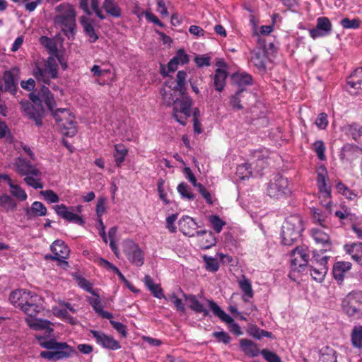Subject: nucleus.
<instances>
[{
	"label": "nucleus",
	"mask_w": 362,
	"mask_h": 362,
	"mask_svg": "<svg viewBox=\"0 0 362 362\" xmlns=\"http://www.w3.org/2000/svg\"><path fill=\"white\" fill-rule=\"evenodd\" d=\"M200 247L202 250H208L216 244V238L212 231H209L206 236L200 240Z\"/></svg>",
	"instance_id": "obj_50"
},
{
	"label": "nucleus",
	"mask_w": 362,
	"mask_h": 362,
	"mask_svg": "<svg viewBox=\"0 0 362 362\" xmlns=\"http://www.w3.org/2000/svg\"><path fill=\"white\" fill-rule=\"evenodd\" d=\"M15 167L16 171L21 176H28L29 175H35V177H41V171L36 168L30 160L26 158L18 157L15 161Z\"/></svg>",
	"instance_id": "obj_15"
},
{
	"label": "nucleus",
	"mask_w": 362,
	"mask_h": 362,
	"mask_svg": "<svg viewBox=\"0 0 362 362\" xmlns=\"http://www.w3.org/2000/svg\"><path fill=\"white\" fill-rule=\"evenodd\" d=\"M74 279L78 282V285L86 292L93 296H96V291L93 289L92 284L86 278L81 275L74 276Z\"/></svg>",
	"instance_id": "obj_45"
},
{
	"label": "nucleus",
	"mask_w": 362,
	"mask_h": 362,
	"mask_svg": "<svg viewBox=\"0 0 362 362\" xmlns=\"http://www.w3.org/2000/svg\"><path fill=\"white\" fill-rule=\"evenodd\" d=\"M24 297L21 307L25 304L43 303L42 298L34 292L25 290Z\"/></svg>",
	"instance_id": "obj_49"
},
{
	"label": "nucleus",
	"mask_w": 362,
	"mask_h": 362,
	"mask_svg": "<svg viewBox=\"0 0 362 362\" xmlns=\"http://www.w3.org/2000/svg\"><path fill=\"white\" fill-rule=\"evenodd\" d=\"M343 311L355 319L362 317V291L353 290L342 300Z\"/></svg>",
	"instance_id": "obj_5"
},
{
	"label": "nucleus",
	"mask_w": 362,
	"mask_h": 362,
	"mask_svg": "<svg viewBox=\"0 0 362 362\" xmlns=\"http://www.w3.org/2000/svg\"><path fill=\"white\" fill-rule=\"evenodd\" d=\"M177 190L182 199L193 200L195 198V195L192 192L191 187L186 182H180L177 187Z\"/></svg>",
	"instance_id": "obj_43"
},
{
	"label": "nucleus",
	"mask_w": 362,
	"mask_h": 362,
	"mask_svg": "<svg viewBox=\"0 0 362 362\" xmlns=\"http://www.w3.org/2000/svg\"><path fill=\"white\" fill-rule=\"evenodd\" d=\"M90 332L95 339L96 343L103 349L115 351L121 348L119 342L115 339L113 337L107 335L101 331L95 329H91Z\"/></svg>",
	"instance_id": "obj_14"
},
{
	"label": "nucleus",
	"mask_w": 362,
	"mask_h": 362,
	"mask_svg": "<svg viewBox=\"0 0 362 362\" xmlns=\"http://www.w3.org/2000/svg\"><path fill=\"white\" fill-rule=\"evenodd\" d=\"M10 192L13 197L20 202L25 201L28 198V195L25 190L18 184L10 189Z\"/></svg>",
	"instance_id": "obj_57"
},
{
	"label": "nucleus",
	"mask_w": 362,
	"mask_h": 362,
	"mask_svg": "<svg viewBox=\"0 0 362 362\" xmlns=\"http://www.w3.org/2000/svg\"><path fill=\"white\" fill-rule=\"evenodd\" d=\"M103 8L112 17L119 18L122 16L121 8L115 0H104Z\"/></svg>",
	"instance_id": "obj_36"
},
{
	"label": "nucleus",
	"mask_w": 362,
	"mask_h": 362,
	"mask_svg": "<svg viewBox=\"0 0 362 362\" xmlns=\"http://www.w3.org/2000/svg\"><path fill=\"white\" fill-rule=\"evenodd\" d=\"M228 75L226 69L217 68L214 76V86L216 90L222 91L226 86V79Z\"/></svg>",
	"instance_id": "obj_34"
},
{
	"label": "nucleus",
	"mask_w": 362,
	"mask_h": 362,
	"mask_svg": "<svg viewBox=\"0 0 362 362\" xmlns=\"http://www.w3.org/2000/svg\"><path fill=\"white\" fill-rule=\"evenodd\" d=\"M35 339L40 347L47 349L41 351L40 356L48 361H60L78 355L76 349L66 342L59 341L55 337H48L47 335L35 334Z\"/></svg>",
	"instance_id": "obj_1"
},
{
	"label": "nucleus",
	"mask_w": 362,
	"mask_h": 362,
	"mask_svg": "<svg viewBox=\"0 0 362 362\" xmlns=\"http://www.w3.org/2000/svg\"><path fill=\"white\" fill-rule=\"evenodd\" d=\"M25 289H18L11 292L8 300L16 308H21L23 298L25 299L24 294Z\"/></svg>",
	"instance_id": "obj_42"
},
{
	"label": "nucleus",
	"mask_w": 362,
	"mask_h": 362,
	"mask_svg": "<svg viewBox=\"0 0 362 362\" xmlns=\"http://www.w3.org/2000/svg\"><path fill=\"white\" fill-rule=\"evenodd\" d=\"M305 230L303 221L300 215L294 214L287 217L281 226V243L285 246L293 245Z\"/></svg>",
	"instance_id": "obj_3"
},
{
	"label": "nucleus",
	"mask_w": 362,
	"mask_h": 362,
	"mask_svg": "<svg viewBox=\"0 0 362 362\" xmlns=\"http://www.w3.org/2000/svg\"><path fill=\"white\" fill-rule=\"evenodd\" d=\"M24 212L28 220H33L37 216H46L47 209L43 203L35 201L30 207L24 208Z\"/></svg>",
	"instance_id": "obj_23"
},
{
	"label": "nucleus",
	"mask_w": 362,
	"mask_h": 362,
	"mask_svg": "<svg viewBox=\"0 0 362 362\" xmlns=\"http://www.w3.org/2000/svg\"><path fill=\"white\" fill-rule=\"evenodd\" d=\"M47 74L45 69L40 67L37 63L35 64L33 70V75L37 81L40 82L44 80V78L48 76Z\"/></svg>",
	"instance_id": "obj_64"
},
{
	"label": "nucleus",
	"mask_w": 362,
	"mask_h": 362,
	"mask_svg": "<svg viewBox=\"0 0 362 362\" xmlns=\"http://www.w3.org/2000/svg\"><path fill=\"white\" fill-rule=\"evenodd\" d=\"M203 260L205 263V269L208 272L216 273L219 269L220 264L216 258L204 255Z\"/></svg>",
	"instance_id": "obj_48"
},
{
	"label": "nucleus",
	"mask_w": 362,
	"mask_h": 362,
	"mask_svg": "<svg viewBox=\"0 0 362 362\" xmlns=\"http://www.w3.org/2000/svg\"><path fill=\"white\" fill-rule=\"evenodd\" d=\"M206 301L211 312L228 325L230 332L236 336L243 335L240 326L216 301L211 299H207Z\"/></svg>",
	"instance_id": "obj_7"
},
{
	"label": "nucleus",
	"mask_w": 362,
	"mask_h": 362,
	"mask_svg": "<svg viewBox=\"0 0 362 362\" xmlns=\"http://www.w3.org/2000/svg\"><path fill=\"white\" fill-rule=\"evenodd\" d=\"M53 209L59 216L68 222L74 223L81 226H84L86 223L82 216L74 213V211L81 213L83 211L81 205L68 207L64 204H61L54 206Z\"/></svg>",
	"instance_id": "obj_8"
},
{
	"label": "nucleus",
	"mask_w": 362,
	"mask_h": 362,
	"mask_svg": "<svg viewBox=\"0 0 362 362\" xmlns=\"http://www.w3.org/2000/svg\"><path fill=\"white\" fill-rule=\"evenodd\" d=\"M40 194L50 204L57 203L59 201V195L52 189L41 191Z\"/></svg>",
	"instance_id": "obj_62"
},
{
	"label": "nucleus",
	"mask_w": 362,
	"mask_h": 362,
	"mask_svg": "<svg viewBox=\"0 0 362 362\" xmlns=\"http://www.w3.org/2000/svg\"><path fill=\"white\" fill-rule=\"evenodd\" d=\"M55 25L64 26L61 31L70 40H75L76 35V11L73 7H70L66 14L57 15L54 18Z\"/></svg>",
	"instance_id": "obj_6"
},
{
	"label": "nucleus",
	"mask_w": 362,
	"mask_h": 362,
	"mask_svg": "<svg viewBox=\"0 0 362 362\" xmlns=\"http://www.w3.org/2000/svg\"><path fill=\"white\" fill-rule=\"evenodd\" d=\"M51 115L55 119L56 124L59 126L60 132L66 137H73L77 134L76 122L74 113L69 112V116L71 119H67L66 123H62V118L60 114L57 112L54 109L49 111Z\"/></svg>",
	"instance_id": "obj_9"
},
{
	"label": "nucleus",
	"mask_w": 362,
	"mask_h": 362,
	"mask_svg": "<svg viewBox=\"0 0 362 362\" xmlns=\"http://www.w3.org/2000/svg\"><path fill=\"white\" fill-rule=\"evenodd\" d=\"M236 174L241 180H245L249 179L252 175L251 165L247 163H245L238 165Z\"/></svg>",
	"instance_id": "obj_51"
},
{
	"label": "nucleus",
	"mask_w": 362,
	"mask_h": 362,
	"mask_svg": "<svg viewBox=\"0 0 362 362\" xmlns=\"http://www.w3.org/2000/svg\"><path fill=\"white\" fill-rule=\"evenodd\" d=\"M27 315L33 317L43 310L42 303L25 304L20 308Z\"/></svg>",
	"instance_id": "obj_44"
},
{
	"label": "nucleus",
	"mask_w": 362,
	"mask_h": 362,
	"mask_svg": "<svg viewBox=\"0 0 362 362\" xmlns=\"http://www.w3.org/2000/svg\"><path fill=\"white\" fill-rule=\"evenodd\" d=\"M169 300L175 305L176 310L180 314L182 315L186 312V308L182 299L179 298L175 293H173L169 296Z\"/></svg>",
	"instance_id": "obj_61"
},
{
	"label": "nucleus",
	"mask_w": 362,
	"mask_h": 362,
	"mask_svg": "<svg viewBox=\"0 0 362 362\" xmlns=\"http://www.w3.org/2000/svg\"><path fill=\"white\" fill-rule=\"evenodd\" d=\"M231 83L237 86L238 89H247L246 86H252L254 83L253 77L245 71H236L230 76Z\"/></svg>",
	"instance_id": "obj_17"
},
{
	"label": "nucleus",
	"mask_w": 362,
	"mask_h": 362,
	"mask_svg": "<svg viewBox=\"0 0 362 362\" xmlns=\"http://www.w3.org/2000/svg\"><path fill=\"white\" fill-rule=\"evenodd\" d=\"M336 351L329 346L320 351V362H337Z\"/></svg>",
	"instance_id": "obj_41"
},
{
	"label": "nucleus",
	"mask_w": 362,
	"mask_h": 362,
	"mask_svg": "<svg viewBox=\"0 0 362 362\" xmlns=\"http://www.w3.org/2000/svg\"><path fill=\"white\" fill-rule=\"evenodd\" d=\"M182 293V297L188 303L189 308L193 311L195 314H202V320H204L206 317H211L210 314V309H207L204 305L200 302L196 295L194 294H187L181 288H180Z\"/></svg>",
	"instance_id": "obj_13"
},
{
	"label": "nucleus",
	"mask_w": 362,
	"mask_h": 362,
	"mask_svg": "<svg viewBox=\"0 0 362 362\" xmlns=\"http://www.w3.org/2000/svg\"><path fill=\"white\" fill-rule=\"evenodd\" d=\"M50 250L52 252H57L59 255V258L62 260L69 258L70 252L69 247L62 240H55L50 245Z\"/></svg>",
	"instance_id": "obj_31"
},
{
	"label": "nucleus",
	"mask_w": 362,
	"mask_h": 362,
	"mask_svg": "<svg viewBox=\"0 0 362 362\" xmlns=\"http://www.w3.org/2000/svg\"><path fill=\"white\" fill-rule=\"evenodd\" d=\"M179 229L183 235L194 237V231L199 227L194 219L189 216H182L178 221Z\"/></svg>",
	"instance_id": "obj_19"
},
{
	"label": "nucleus",
	"mask_w": 362,
	"mask_h": 362,
	"mask_svg": "<svg viewBox=\"0 0 362 362\" xmlns=\"http://www.w3.org/2000/svg\"><path fill=\"white\" fill-rule=\"evenodd\" d=\"M20 78V69L15 66L10 70L5 71L1 81L4 82V90L15 95L18 91V84Z\"/></svg>",
	"instance_id": "obj_12"
},
{
	"label": "nucleus",
	"mask_w": 362,
	"mask_h": 362,
	"mask_svg": "<svg viewBox=\"0 0 362 362\" xmlns=\"http://www.w3.org/2000/svg\"><path fill=\"white\" fill-rule=\"evenodd\" d=\"M124 253L130 263L141 267L144 263V253L139 245L133 240H128L124 246Z\"/></svg>",
	"instance_id": "obj_10"
},
{
	"label": "nucleus",
	"mask_w": 362,
	"mask_h": 362,
	"mask_svg": "<svg viewBox=\"0 0 362 362\" xmlns=\"http://www.w3.org/2000/svg\"><path fill=\"white\" fill-rule=\"evenodd\" d=\"M327 180L324 176L319 175V180H317V185L320 192L324 193L325 198H331V187L327 185Z\"/></svg>",
	"instance_id": "obj_47"
},
{
	"label": "nucleus",
	"mask_w": 362,
	"mask_h": 362,
	"mask_svg": "<svg viewBox=\"0 0 362 362\" xmlns=\"http://www.w3.org/2000/svg\"><path fill=\"white\" fill-rule=\"evenodd\" d=\"M4 205L8 211H13L17 207L16 202L9 195L1 194V206Z\"/></svg>",
	"instance_id": "obj_60"
},
{
	"label": "nucleus",
	"mask_w": 362,
	"mask_h": 362,
	"mask_svg": "<svg viewBox=\"0 0 362 362\" xmlns=\"http://www.w3.org/2000/svg\"><path fill=\"white\" fill-rule=\"evenodd\" d=\"M332 30V24L331 21L327 17L321 16L317 18L315 26L309 29V34L313 40H316L329 35Z\"/></svg>",
	"instance_id": "obj_11"
},
{
	"label": "nucleus",
	"mask_w": 362,
	"mask_h": 362,
	"mask_svg": "<svg viewBox=\"0 0 362 362\" xmlns=\"http://www.w3.org/2000/svg\"><path fill=\"white\" fill-rule=\"evenodd\" d=\"M308 251V247L305 245H301L296 247L291 252V257L297 255V257H298V258L301 260V262L299 264V270H305V268L309 265V255Z\"/></svg>",
	"instance_id": "obj_29"
},
{
	"label": "nucleus",
	"mask_w": 362,
	"mask_h": 362,
	"mask_svg": "<svg viewBox=\"0 0 362 362\" xmlns=\"http://www.w3.org/2000/svg\"><path fill=\"white\" fill-rule=\"evenodd\" d=\"M240 349L245 355L254 358L260 354L257 343L248 339H241L239 341Z\"/></svg>",
	"instance_id": "obj_25"
},
{
	"label": "nucleus",
	"mask_w": 362,
	"mask_h": 362,
	"mask_svg": "<svg viewBox=\"0 0 362 362\" xmlns=\"http://www.w3.org/2000/svg\"><path fill=\"white\" fill-rule=\"evenodd\" d=\"M173 58L181 65H185L189 62V55L186 52L184 48L178 49Z\"/></svg>",
	"instance_id": "obj_55"
},
{
	"label": "nucleus",
	"mask_w": 362,
	"mask_h": 362,
	"mask_svg": "<svg viewBox=\"0 0 362 362\" xmlns=\"http://www.w3.org/2000/svg\"><path fill=\"white\" fill-rule=\"evenodd\" d=\"M340 25L344 29L356 30L360 28L361 21L357 18H354L353 19H350L349 18H344L341 20Z\"/></svg>",
	"instance_id": "obj_54"
},
{
	"label": "nucleus",
	"mask_w": 362,
	"mask_h": 362,
	"mask_svg": "<svg viewBox=\"0 0 362 362\" xmlns=\"http://www.w3.org/2000/svg\"><path fill=\"white\" fill-rule=\"evenodd\" d=\"M39 42L51 56L56 55L59 52L57 45L53 38L42 35L39 38Z\"/></svg>",
	"instance_id": "obj_37"
},
{
	"label": "nucleus",
	"mask_w": 362,
	"mask_h": 362,
	"mask_svg": "<svg viewBox=\"0 0 362 362\" xmlns=\"http://www.w3.org/2000/svg\"><path fill=\"white\" fill-rule=\"evenodd\" d=\"M80 23L83 28V32L86 36L89 37L90 43L95 42L99 37L93 26L94 20L89 19L85 16H82L79 19Z\"/></svg>",
	"instance_id": "obj_26"
},
{
	"label": "nucleus",
	"mask_w": 362,
	"mask_h": 362,
	"mask_svg": "<svg viewBox=\"0 0 362 362\" xmlns=\"http://www.w3.org/2000/svg\"><path fill=\"white\" fill-rule=\"evenodd\" d=\"M329 259V256H323L321 259L320 265L309 264L307 267L310 268V275L313 279L317 282L324 281L326 274L328 272L327 261Z\"/></svg>",
	"instance_id": "obj_18"
},
{
	"label": "nucleus",
	"mask_w": 362,
	"mask_h": 362,
	"mask_svg": "<svg viewBox=\"0 0 362 362\" xmlns=\"http://www.w3.org/2000/svg\"><path fill=\"white\" fill-rule=\"evenodd\" d=\"M346 86L354 90H362V66L354 69L346 80Z\"/></svg>",
	"instance_id": "obj_27"
},
{
	"label": "nucleus",
	"mask_w": 362,
	"mask_h": 362,
	"mask_svg": "<svg viewBox=\"0 0 362 362\" xmlns=\"http://www.w3.org/2000/svg\"><path fill=\"white\" fill-rule=\"evenodd\" d=\"M169 103L172 102V103L175 106V105L179 104L180 105V109L178 110L179 112L183 114L185 117V119L189 117L192 115L191 107L192 106V99L191 97H185L184 98H175L174 93H170V95L168 98Z\"/></svg>",
	"instance_id": "obj_21"
},
{
	"label": "nucleus",
	"mask_w": 362,
	"mask_h": 362,
	"mask_svg": "<svg viewBox=\"0 0 362 362\" xmlns=\"http://www.w3.org/2000/svg\"><path fill=\"white\" fill-rule=\"evenodd\" d=\"M211 335L217 340L218 342L223 343L224 344H229L232 340L229 334L223 330L214 332Z\"/></svg>",
	"instance_id": "obj_58"
},
{
	"label": "nucleus",
	"mask_w": 362,
	"mask_h": 362,
	"mask_svg": "<svg viewBox=\"0 0 362 362\" xmlns=\"http://www.w3.org/2000/svg\"><path fill=\"white\" fill-rule=\"evenodd\" d=\"M45 69L50 75L52 78H57L58 76V65L54 60V56H49L45 64Z\"/></svg>",
	"instance_id": "obj_46"
},
{
	"label": "nucleus",
	"mask_w": 362,
	"mask_h": 362,
	"mask_svg": "<svg viewBox=\"0 0 362 362\" xmlns=\"http://www.w3.org/2000/svg\"><path fill=\"white\" fill-rule=\"evenodd\" d=\"M128 153L129 150L124 144L119 143L114 145L112 156L117 168H120L122 166V163L125 160V158L128 155Z\"/></svg>",
	"instance_id": "obj_30"
},
{
	"label": "nucleus",
	"mask_w": 362,
	"mask_h": 362,
	"mask_svg": "<svg viewBox=\"0 0 362 362\" xmlns=\"http://www.w3.org/2000/svg\"><path fill=\"white\" fill-rule=\"evenodd\" d=\"M178 62L173 58L170 59L167 66L160 63L159 73L163 78L169 77L170 73L175 72L178 68Z\"/></svg>",
	"instance_id": "obj_39"
},
{
	"label": "nucleus",
	"mask_w": 362,
	"mask_h": 362,
	"mask_svg": "<svg viewBox=\"0 0 362 362\" xmlns=\"http://www.w3.org/2000/svg\"><path fill=\"white\" fill-rule=\"evenodd\" d=\"M52 325V323L49 320L42 318H35L28 323L30 328L33 330H45L44 335H47L48 337H50L49 336L54 332V329L50 327Z\"/></svg>",
	"instance_id": "obj_28"
},
{
	"label": "nucleus",
	"mask_w": 362,
	"mask_h": 362,
	"mask_svg": "<svg viewBox=\"0 0 362 362\" xmlns=\"http://www.w3.org/2000/svg\"><path fill=\"white\" fill-rule=\"evenodd\" d=\"M246 95H251V92L247 89H238L233 95L229 97V105L233 110H242L244 106L242 104L243 99Z\"/></svg>",
	"instance_id": "obj_24"
},
{
	"label": "nucleus",
	"mask_w": 362,
	"mask_h": 362,
	"mask_svg": "<svg viewBox=\"0 0 362 362\" xmlns=\"http://www.w3.org/2000/svg\"><path fill=\"white\" fill-rule=\"evenodd\" d=\"M351 263L349 262L340 261L334 264L332 267L333 278L337 281L339 285L344 282V274L351 269Z\"/></svg>",
	"instance_id": "obj_22"
},
{
	"label": "nucleus",
	"mask_w": 362,
	"mask_h": 362,
	"mask_svg": "<svg viewBox=\"0 0 362 362\" xmlns=\"http://www.w3.org/2000/svg\"><path fill=\"white\" fill-rule=\"evenodd\" d=\"M30 101L22 99L20 101L21 110L23 116L33 121L37 127L43 124L42 119L45 116V110L42 105V101L40 94L33 90L28 94Z\"/></svg>",
	"instance_id": "obj_2"
},
{
	"label": "nucleus",
	"mask_w": 362,
	"mask_h": 362,
	"mask_svg": "<svg viewBox=\"0 0 362 362\" xmlns=\"http://www.w3.org/2000/svg\"><path fill=\"white\" fill-rule=\"evenodd\" d=\"M187 72L184 70L178 71L176 74V84L174 87V90H177L180 93L181 98L185 97H189L187 93L186 87V78Z\"/></svg>",
	"instance_id": "obj_32"
},
{
	"label": "nucleus",
	"mask_w": 362,
	"mask_h": 362,
	"mask_svg": "<svg viewBox=\"0 0 362 362\" xmlns=\"http://www.w3.org/2000/svg\"><path fill=\"white\" fill-rule=\"evenodd\" d=\"M260 354L267 362H281V357L274 351L268 349L261 350Z\"/></svg>",
	"instance_id": "obj_56"
},
{
	"label": "nucleus",
	"mask_w": 362,
	"mask_h": 362,
	"mask_svg": "<svg viewBox=\"0 0 362 362\" xmlns=\"http://www.w3.org/2000/svg\"><path fill=\"white\" fill-rule=\"evenodd\" d=\"M144 282L155 298L158 299L165 298V296L163 293L160 285L155 284L153 279L149 275L144 276Z\"/></svg>",
	"instance_id": "obj_33"
},
{
	"label": "nucleus",
	"mask_w": 362,
	"mask_h": 362,
	"mask_svg": "<svg viewBox=\"0 0 362 362\" xmlns=\"http://www.w3.org/2000/svg\"><path fill=\"white\" fill-rule=\"evenodd\" d=\"M345 132L354 140L362 143V125L358 123L350 124L345 127Z\"/></svg>",
	"instance_id": "obj_38"
},
{
	"label": "nucleus",
	"mask_w": 362,
	"mask_h": 362,
	"mask_svg": "<svg viewBox=\"0 0 362 362\" xmlns=\"http://www.w3.org/2000/svg\"><path fill=\"white\" fill-rule=\"evenodd\" d=\"M312 237L316 243L322 244V247L320 249V252L322 253H325L332 250V243L329 235L321 229L313 228L312 230Z\"/></svg>",
	"instance_id": "obj_20"
},
{
	"label": "nucleus",
	"mask_w": 362,
	"mask_h": 362,
	"mask_svg": "<svg viewBox=\"0 0 362 362\" xmlns=\"http://www.w3.org/2000/svg\"><path fill=\"white\" fill-rule=\"evenodd\" d=\"M209 222L216 233H221L226 222L220 218L219 216L213 214L209 216Z\"/></svg>",
	"instance_id": "obj_53"
},
{
	"label": "nucleus",
	"mask_w": 362,
	"mask_h": 362,
	"mask_svg": "<svg viewBox=\"0 0 362 362\" xmlns=\"http://www.w3.org/2000/svg\"><path fill=\"white\" fill-rule=\"evenodd\" d=\"M313 150L320 160L324 161L327 159L325 156L326 147L323 141H315L313 144Z\"/></svg>",
	"instance_id": "obj_52"
},
{
	"label": "nucleus",
	"mask_w": 362,
	"mask_h": 362,
	"mask_svg": "<svg viewBox=\"0 0 362 362\" xmlns=\"http://www.w3.org/2000/svg\"><path fill=\"white\" fill-rule=\"evenodd\" d=\"M3 139L8 144H13V136H12L8 125L5 122L1 121V139Z\"/></svg>",
	"instance_id": "obj_63"
},
{
	"label": "nucleus",
	"mask_w": 362,
	"mask_h": 362,
	"mask_svg": "<svg viewBox=\"0 0 362 362\" xmlns=\"http://www.w3.org/2000/svg\"><path fill=\"white\" fill-rule=\"evenodd\" d=\"M35 175H29L25 176L23 179L24 182L30 187L35 189H42L43 187L42 183L40 182V177H35Z\"/></svg>",
	"instance_id": "obj_59"
},
{
	"label": "nucleus",
	"mask_w": 362,
	"mask_h": 362,
	"mask_svg": "<svg viewBox=\"0 0 362 362\" xmlns=\"http://www.w3.org/2000/svg\"><path fill=\"white\" fill-rule=\"evenodd\" d=\"M351 341L354 348H362V325L354 327L351 333Z\"/></svg>",
	"instance_id": "obj_40"
},
{
	"label": "nucleus",
	"mask_w": 362,
	"mask_h": 362,
	"mask_svg": "<svg viewBox=\"0 0 362 362\" xmlns=\"http://www.w3.org/2000/svg\"><path fill=\"white\" fill-rule=\"evenodd\" d=\"M361 153V148L357 145L346 144L341 147L339 156L341 161L351 163Z\"/></svg>",
	"instance_id": "obj_16"
},
{
	"label": "nucleus",
	"mask_w": 362,
	"mask_h": 362,
	"mask_svg": "<svg viewBox=\"0 0 362 362\" xmlns=\"http://www.w3.org/2000/svg\"><path fill=\"white\" fill-rule=\"evenodd\" d=\"M239 287L243 293L242 299L244 302H248L247 298H253L254 292L252 288L250 280L245 275L238 281Z\"/></svg>",
	"instance_id": "obj_35"
},
{
	"label": "nucleus",
	"mask_w": 362,
	"mask_h": 362,
	"mask_svg": "<svg viewBox=\"0 0 362 362\" xmlns=\"http://www.w3.org/2000/svg\"><path fill=\"white\" fill-rule=\"evenodd\" d=\"M267 192L271 198L281 199L289 197L292 190L288 178L278 173L268 183Z\"/></svg>",
	"instance_id": "obj_4"
}]
</instances>
